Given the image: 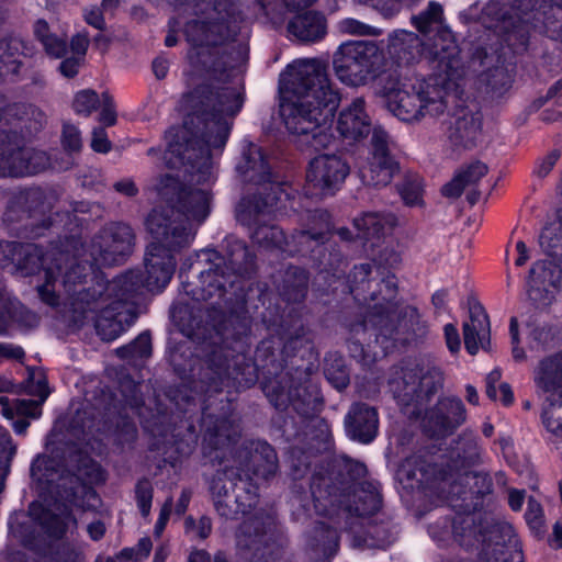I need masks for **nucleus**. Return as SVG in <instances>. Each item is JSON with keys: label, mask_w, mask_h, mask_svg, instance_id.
Returning <instances> with one entry per match:
<instances>
[{"label": "nucleus", "mask_w": 562, "mask_h": 562, "mask_svg": "<svg viewBox=\"0 0 562 562\" xmlns=\"http://www.w3.org/2000/svg\"><path fill=\"white\" fill-rule=\"evenodd\" d=\"M244 103L236 87L203 82L183 95V126L167 134L164 159L176 173H166L155 186L161 199L146 218L153 237L144 258L145 272L130 271L111 281L110 292L126 290L134 295L140 288L160 291L176 270L173 252L187 247L192 235L184 220L203 222L211 205V149L222 148L235 115Z\"/></svg>", "instance_id": "obj_1"}, {"label": "nucleus", "mask_w": 562, "mask_h": 562, "mask_svg": "<svg viewBox=\"0 0 562 562\" xmlns=\"http://www.w3.org/2000/svg\"><path fill=\"white\" fill-rule=\"evenodd\" d=\"M280 113L290 133L307 137L314 149L327 147L339 95L333 89L326 66L319 59H299L281 79Z\"/></svg>", "instance_id": "obj_2"}, {"label": "nucleus", "mask_w": 562, "mask_h": 562, "mask_svg": "<svg viewBox=\"0 0 562 562\" xmlns=\"http://www.w3.org/2000/svg\"><path fill=\"white\" fill-rule=\"evenodd\" d=\"M389 111L406 123L439 119L453 99L452 83L440 76L389 80L383 87Z\"/></svg>", "instance_id": "obj_3"}, {"label": "nucleus", "mask_w": 562, "mask_h": 562, "mask_svg": "<svg viewBox=\"0 0 562 562\" xmlns=\"http://www.w3.org/2000/svg\"><path fill=\"white\" fill-rule=\"evenodd\" d=\"M269 192L265 198L243 199L237 207L238 221L247 226H256L251 233L252 240L265 248H279L290 254L311 248L312 244H318L324 237V231H300L288 240L281 228L274 225L261 224L272 213L278 202L288 193L280 183L271 182Z\"/></svg>", "instance_id": "obj_4"}, {"label": "nucleus", "mask_w": 562, "mask_h": 562, "mask_svg": "<svg viewBox=\"0 0 562 562\" xmlns=\"http://www.w3.org/2000/svg\"><path fill=\"white\" fill-rule=\"evenodd\" d=\"M213 267L200 273V284L188 291L195 301H209L222 297L226 285H233L247 271L251 258L244 243L235 241L229 254L228 263L216 251L203 252Z\"/></svg>", "instance_id": "obj_5"}, {"label": "nucleus", "mask_w": 562, "mask_h": 562, "mask_svg": "<svg viewBox=\"0 0 562 562\" xmlns=\"http://www.w3.org/2000/svg\"><path fill=\"white\" fill-rule=\"evenodd\" d=\"M3 254L12 262L15 271L22 277L35 274L40 270L44 271L45 282L37 286V293L42 302L49 306H57L59 303V293L55 290L54 265L52 257L58 256L57 250L44 252L43 249L34 244H18L5 241L0 244Z\"/></svg>", "instance_id": "obj_6"}, {"label": "nucleus", "mask_w": 562, "mask_h": 562, "mask_svg": "<svg viewBox=\"0 0 562 562\" xmlns=\"http://www.w3.org/2000/svg\"><path fill=\"white\" fill-rule=\"evenodd\" d=\"M381 53L371 41H349L335 52L333 67L336 77L346 86H366L374 78Z\"/></svg>", "instance_id": "obj_7"}, {"label": "nucleus", "mask_w": 562, "mask_h": 562, "mask_svg": "<svg viewBox=\"0 0 562 562\" xmlns=\"http://www.w3.org/2000/svg\"><path fill=\"white\" fill-rule=\"evenodd\" d=\"M442 373L430 363L395 368L389 380L390 391L403 406H422L442 386Z\"/></svg>", "instance_id": "obj_8"}, {"label": "nucleus", "mask_w": 562, "mask_h": 562, "mask_svg": "<svg viewBox=\"0 0 562 562\" xmlns=\"http://www.w3.org/2000/svg\"><path fill=\"white\" fill-rule=\"evenodd\" d=\"M106 283L105 291H98V296L91 300L90 308L86 312L98 311L95 328L103 340L116 339L135 319L133 295L126 290L110 292Z\"/></svg>", "instance_id": "obj_9"}, {"label": "nucleus", "mask_w": 562, "mask_h": 562, "mask_svg": "<svg viewBox=\"0 0 562 562\" xmlns=\"http://www.w3.org/2000/svg\"><path fill=\"white\" fill-rule=\"evenodd\" d=\"M54 265V286L60 277V285L65 294L70 300V305L75 312L85 314L86 306L90 308L91 300L98 296V291H105L106 284L97 282V286L86 289L87 278L92 274V266L81 263L76 257H70L63 251L58 256L52 257Z\"/></svg>", "instance_id": "obj_10"}, {"label": "nucleus", "mask_w": 562, "mask_h": 562, "mask_svg": "<svg viewBox=\"0 0 562 562\" xmlns=\"http://www.w3.org/2000/svg\"><path fill=\"white\" fill-rule=\"evenodd\" d=\"M408 479L415 480L417 486L425 488H435L443 492L447 486L451 487V493L457 496L465 494V488L471 493L483 494L490 490L491 482L486 475L472 471H467L460 476V482L451 480L441 474L435 465L425 464L418 458H408L402 465Z\"/></svg>", "instance_id": "obj_11"}, {"label": "nucleus", "mask_w": 562, "mask_h": 562, "mask_svg": "<svg viewBox=\"0 0 562 562\" xmlns=\"http://www.w3.org/2000/svg\"><path fill=\"white\" fill-rule=\"evenodd\" d=\"M385 289L386 296L380 301L378 297H372L375 303L371 306V312L366 317L362 324L352 326L351 333L359 337L369 333V336H374L378 342L384 345L385 340L392 338L397 330L395 323L400 326H405L406 322L400 319L402 311L398 310L396 302H393L396 294V286L391 280L383 281L381 289Z\"/></svg>", "instance_id": "obj_12"}, {"label": "nucleus", "mask_w": 562, "mask_h": 562, "mask_svg": "<svg viewBox=\"0 0 562 562\" xmlns=\"http://www.w3.org/2000/svg\"><path fill=\"white\" fill-rule=\"evenodd\" d=\"M134 233L123 223L104 226L91 240L89 252L93 261L103 267L123 263L133 251Z\"/></svg>", "instance_id": "obj_13"}, {"label": "nucleus", "mask_w": 562, "mask_h": 562, "mask_svg": "<svg viewBox=\"0 0 562 562\" xmlns=\"http://www.w3.org/2000/svg\"><path fill=\"white\" fill-rule=\"evenodd\" d=\"M349 172V165L341 156L319 155L310 162L307 186L315 194L331 195L341 188Z\"/></svg>", "instance_id": "obj_14"}, {"label": "nucleus", "mask_w": 562, "mask_h": 562, "mask_svg": "<svg viewBox=\"0 0 562 562\" xmlns=\"http://www.w3.org/2000/svg\"><path fill=\"white\" fill-rule=\"evenodd\" d=\"M562 282V270L553 261L533 263L528 281V296L539 308L548 307L555 299Z\"/></svg>", "instance_id": "obj_15"}, {"label": "nucleus", "mask_w": 562, "mask_h": 562, "mask_svg": "<svg viewBox=\"0 0 562 562\" xmlns=\"http://www.w3.org/2000/svg\"><path fill=\"white\" fill-rule=\"evenodd\" d=\"M465 420V407L460 398L440 400L425 419L424 427L431 436H445Z\"/></svg>", "instance_id": "obj_16"}, {"label": "nucleus", "mask_w": 562, "mask_h": 562, "mask_svg": "<svg viewBox=\"0 0 562 562\" xmlns=\"http://www.w3.org/2000/svg\"><path fill=\"white\" fill-rule=\"evenodd\" d=\"M532 382L539 398L562 397V350L538 361L532 370Z\"/></svg>", "instance_id": "obj_17"}, {"label": "nucleus", "mask_w": 562, "mask_h": 562, "mask_svg": "<svg viewBox=\"0 0 562 562\" xmlns=\"http://www.w3.org/2000/svg\"><path fill=\"white\" fill-rule=\"evenodd\" d=\"M336 128L345 139L357 142L367 137L372 128V119L362 98H356L338 115Z\"/></svg>", "instance_id": "obj_18"}, {"label": "nucleus", "mask_w": 562, "mask_h": 562, "mask_svg": "<svg viewBox=\"0 0 562 562\" xmlns=\"http://www.w3.org/2000/svg\"><path fill=\"white\" fill-rule=\"evenodd\" d=\"M211 0H200L195 8L206 16H199V19L192 20L186 25V36L195 46L216 45L223 40L224 25L217 19L212 18V13L216 9L211 8Z\"/></svg>", "instance_id": "obj_19"}, {"label": "nucleus", "mask_w": 562, "mask_h": 562, "mask_svg": "<svg viewBox=\"0 0 562 562\" xmlns=\"http://www.w3.org/2000/svg\"><path fill=\"white\" fill-rule=\"evenodd\" d=\"M237 546L259 559L270 557L278 548L273 535L265 529L263 522L259 518H249L240 525L237 532Z\"/></svg>", "instance_id": "obj_20"}, {"label": "nucleus", "mask_w": 562, "mask_h": 562, "mask_svg": "<svg viewBox=\"0 0 562 562\" xmlns=\"http://www.w3.org/2000/svg\"><path fill=\"white\" fill-rule=\"evenodd\" d=\"M46 165L43 153L21 148H0V176L21 177L36 173Z\"/></svg>", "instance_id": "obj_21"}, {"label": "nucleus", "mask_w": 562, "mask_h": 562, "mask_svg": "<svg viewBox=\"0 0 562 562\" xmlns=\"http://www.w3.org/2000/svg\"><path fill=\"white\" fill-rule=\"evenodd\" d=\"M398 226V218L391 212H364L353 218V227L360 238L378 246Z\"/></svg>", "instance_id": "obj_22"}, {"label": "nucleus", "mask_w": 562, "mask_h": 562, "mask_svg": "<svg viewBox=\"0 0 562 562\" xmlns=\"http://www.w3.org/2000/svg\"><path fill=\"white\" fill-rule=\"evenodd\" d=\"M481 134L482 116L477 111L467 108L456 112L448 133L453 146L464 149L472 148L480 140Z\"/></svg>", "instance_id": "obj_23"}, {"label": "nucleus", "mask_w": 562, "mask_h": 562, "mask_svg": "<svg viewBox=\"0 0 562 562\" xmlns=\"http://www.w3.org/2000/svg\"><path fill=\"white\" fill-rule=\"evenodd\" d=\"M345 426L351 439L369 443L378 434V412L364 403H356L345 417Z\"/></svg>", "instance_id": "obj_24"}, {"label": "nucleus", "mask_w": 562, "mask_h": 562, "mask_svg": "<svg viewBox=\"0 0 562 562\" xmlns=\"http://www.w3.org/2000/svg\"><path fill=\"white\" fill-rule=\"evenodd\" d=\"M470 318L463 324V338L465 349L475 355L481 348L490 346V321L484 307L479 302H473L469 307Z\"/></svg>", "instance_id": "obj_25"}, {"label": "nucleus", "mask_w": 562, "mask_h": 562, "mask_svg": "<svg viewBox=\"0 0 562 562\" xmlns=\"http://www.w3.org/2000/svg\"><path fill=\"white\" fill-rule=\"evenodd\" d=\"M220 482L211 487L214 507L225 518H236L238 514L248 513L257 504V496L254 492L247 491L245 486L236 485L235 495L224 497L220 491Z\"/></svg>", "instance_id": "obj_26"}, {"label": "nucleus", "mask_w": 562, "mask_h": 562, "mask_svg": "<svg viewBox=\"0 0 562 562\" xmlns=\"http://www.w3.org/2000/svg\"><path fill=\"white\" fill-rule=\"evenodd\" d=\"M288 30L301 42H315L326 34V23L323 15L308 11L296 15L289 23Z\"/></svg>", "instance_id": "obj_27"}, {"label": "nucleus", "mask_w": 562, "mask_h": 562, "mask_svg": "<svg viewBox=\"0 0 562 562\" xmlns=\"http://www.w3.org/2000/svg\"><path fill=\"white\" fill-rule=\"evenodd\" d=\"M237 170L246 177L247 180L257 183L266 182L270 178V169L263 157L262 150L255 144H249L243 153V160L237 166Z\"/></svg>", "instance_id": "obj_28"}, {"label": "nucleus", "mask_w": 562, "mask_h": 562, "mask_svg": "<svg viewBox=\"0 0 562 562\" xmlns=\"http://www.w3.org/2000/svg\"><path fill=\"white\" fill-rule=\"evenodd\" d=\"M30 515L53 537H61L69 525H76V520L71 517L67 508L61 509L57 515L42 508L40 504L33 503L30 506Z\"/></svg>", "instance_id": "obj_29"}, {"label": "nucleus", "mask_w": 562, "mask_h": 562, "mask_svg": "<svg viewBox=\"0 0 562 562\" xmlns=\"http://www.w3.org/2000/svg\"><path fill=\"white\" fill-rule=\"evenodd\" d=\"M398 171V165L394 159L370 158L366 166L361 167L360 176L364 183L374 187L386 186Z\"/></svg>", "instance_id": "obj_30"}, {"label": "nucleus", "mask_w": 562, "mask_h": 562, "mask_svg": "<svg viewBox=\"0 0 562 562\" xmlns=\"http://www.w3.org/2000/svg\"><path fill=\"white\" fill-rule=\"evenodd\" d=\"M487 173V166L474 162L461 169L453 179L442 187V194L447 198H458L467 187L475 184Z\"/></svg>", "instance_id": "obj_31"}, {"label": "nucleus", "mask_w": 562, "mask_h": 562, "mask_svg": "<svg viewBox=\"0 0 562 562\" xmlns=\"http://www.w3.org/2000/svg\"><path fill=\"white\" fill-rule=\"evenodd\" d=\"M250 467L256 479L268 480L278 469L274 449L267 442H258L250 456Z\"/></svg>", "instance_id": "obj_32"}, {"label": "nucleus", "mask_w": 562, "mask_h": 562, "mask_svg": "<svg viewBox=\"0 0 562 562\" xmlns=\"http://www.w3.org/2000/svg\"><path fill=\"white\" fill-rule=\"evenodd\" d=\"M541 400V420L549 434L562 440V397H543Z\"/></svg>", "instance_id": "obj_33"}, {"label": "nucleus", "mask_w": 562, "mask_h": 562, "mask_svg": "<svg viewBox=\"0 0 562 562\" xmlns=\"http://www.w3.org/2000/svg\"><path fill=\"white\" fill-rule=\"evenodd\" d=\"M420 46L418 36L412 32L400 31L390 36V53L405 63L414 59Z\"/></svg>", "instance_id": "obj_34"}, {"label": "nucleus", "mask_w": 562, "mask_h": 562, "mask_svg": "<svg viewBox=\"0 0 562 562\" xmlns=\"http://www.w3.org/2000/svg\"><path fill=\"white\" fill-rule=\"evenodd\" d=\"M481 81L486 86V92L492 98H501L512 88L513 76L504 66H497L485 71Z\"/></svg>", "instance_id": "obj_35"}, {"label": "nucleus", "mask_w": 562, "mask_h": 562, "mask_svg": "<svg viewBox=\"0 0 562 562\" xmlns=\"http://www.w3.org/2000/svg\"><path fill=\"white\" fill-rule=\"evenodd\" d=\"M337 532L324 524H318L308 540V547L315 559L327 557L337 546Z\"/></svg>", "instance_id": "obj_36"}, {"label": "nucleus", "mask_w": 562, "mask_h": 562, "mask_svg": "<svg viewBox=\"0 0 562 562\" xmlns=\"http://www.w3.org/2000/svg\"><path fill=\"white\" fill-rule=\"evenodd\" d=\"M457 52L458 47L451 31H449L447 27L438 30L432 40L430 55H432L434 58L443 61L453 57Z\"/></svg>", "instance_id": "obj_37"}, {"label": "nucleus", "mask_w": 562, "mask_h": 562, "mask_svg": "<svg viewBox=\"0 0 562 562\" xmlns=\"http://www.w3.org/2000/svg\"><path fill=\"white\" fill-rule=\"evenodd\" d=\"M415 26L423 33L429 31L432 25H436L439 30L445 29L443 22V9L438 2H429L427 9L419 13L413 19Z\"/></svg>", "instance_id": "obj_38"}, {"label": "nucleus", "mask_w": 562, "mask_h": 562, "mask_svg": "<svg viewBox=\"0 0 562 562\" xmlns=\"http://www.w3.org/2000/svg\"><path fill=\"white\" fill-rule=\"evenodd\" d=\"M400 194L404 203L408 206H422L423 201V181L419 177H408L400 187Z\"/></svg>", "instance_id": "obj_39"}, {"label": "nucleus", "mask_w": 562, "mask_h": 562, "mask_svg": "<svg viewBox=\"0 0 562 562\" xmlns=\"http://www.w3.org/2000/svg\"><path fill=\"white\" fill-rule=\"evenodd\" d=\"M357 502L355 505V513L359 516H369L379 510L381 498L374 488L368 491L361 490L356 494Z\"/></svg>", "instance_id": "obj_40"}, {"label": "nucleus", "mask_w": 562, "mask_h": 562, "mask_svg": "<svg viewBox=\"0 0 562 562\" xmlns=\"http://www.w3.org/2000/svg\"><path fill=\"white\" fill-rule=\"evenodd\" d=\"M370 155V158L374 159H394L390 153V137L381 127L372 130Z\"/></svg>", "instance_id": "obj_41"}, {"label": "nucleus", "mask_w": 562, "mask_h": 562, "mask_svg": "<svg viewBox=\"0 0 562 562\" xmlns=\"http://www.w3.org/2000/svg\"><path fill=\"white\" fill-rule=\"evenodd\" d=\"M338 30L344 34L360 36H378L381 31L356 19L347 18L338 22Z\"/></svg>", "instance_id": "obj_42"}, {"label": "nucleus", "mask_w": 562, "mask_h": 562, "mask_svg": "<svg viewBox=\"0 0 562 562\" xmlns=\"http://www.w3.org/2000/svg\"><path fill=\"white\" fill-rule=\"evenodd\" d=\"M459 450L461 451L459 457L462 459V462L468 465L475 464L481 460L482 449L479 446L476 437H464Z\"/></svg>", "instance_id": "obj_43"}, {"label": "nucleus", "mask_w": 562, "mask_h": 562, "mask_svg": "<svg viewBox=\"0 0 562 562\" xmlns=\"http://www.w3.org/2000/svg\"><path fill=\"white\" fill-rule=\"evenodd\" d=\"M100 102L101 101L97 92L92 90H83L77 93L74 101V110L76 113L87 116L97 109Z\"/></svg>", "instance_id": "obj_44"}, {"label": "nucleus", "mask_w": 562, "mask_h": 562, "mask_svg": "<svg viewBox=\"0 0 562 562\" xmlns=\"http://www.w3.org/2000/svg\"><path fill=\"white\" fill-rule=\"evenodd\" d=\"M210 370L214 372L218 376L220 380L223 379V376H233L236 379L237 376L234 374L236 371V368H233L227 359V355H224V351L221 349L218 351H215L210 359Z\"/></svg>", "instance_id": "obj_45"}, {"label": "nucleus", "mask_w": 562, "mask_h": 562, "mask_svg": "<svg viewBox=\"0 0 562 562\" xmlns=\"http://www.w3.org/2000/svg\"><path fill=\"white\" fill-rule=\"evenodd\" d=\"M136 502L143 516H148L150 513L153 501V487L147 480L139 481L136 485Z\"/></svg>", "instance_id": "obj_46"}, {"label": "nucleus", "mask_w": 562, "mask_h": 562, "mask_svg": "<svg viewBox=\"0 0 562 562\" xmlns=\"http://www.w3.org/2000/svg\"><path fill=\"white\" fill-rule=\"evenodd\" d=\"M237 435V429L233 422L228 419L221 420L213 430H210V436L215 438V445L223 446L226 441H231Z\"/></svg>", "instance_id": "obj_47"}, {"label": "nucleus", "mask_w": 562, "mask_h": 562, "mask_svg": "<svg viewBox=\"0 0 562 562\" xmlns=\"http://www.w3.org/2000/svg\"><path fill=\"white\" fill-rule=\"evenodd\" d=\"M557 228L554 226L546 227L539 238L540 246L550 256H559L558 248L560 238L557 237Z\"/></svg>", "instance_id": "obj_48"}, {"label": "nucleus", "mask_w": 562, "mask_h": 562, "mask_svg": "<svg viewBox=\"0 0 562 562\" xmlns=\"http://www.w3.org/2000/svg\"><path fill=\"white\" fill-rule=\"evenodd\" d=\"M61 142L64 147L70 151H78L82 146L81 134L79 130L71 124L64 125Z\"/></svg>", "instance_id": "obj_49"}, {"label": "nucleus", "mask_w": 562, "mask_h": 562, "mask_svg": "<svg viewBox=\"0 0 562 562\" xmlns=\"http://www.w3.org/2000/svg\"><path fill=\"white\" fill-rule=\"evenodd\" d=\"M526 520L528 525L535 530H540L542 527V507L533 498H529L528 501Z\"/></svg>", "instance_id": "obj_50"}, {"label": "nucleus", "mask_w": 562, "mask_h": 562, "mask_svg": "<svg viewBox=\"0 0 562 562\" xmlns=\"http://www.w3.org/2000/svg\"><path fill=\"white\" fill-rule=\"evenodd\" d=\"M41 401L33 400H15L14 408L16 415L36 418L41 415Z\"/></svg>", "instance_id": "obj_51"}, {"label": "nucleus", "mask_w": 562, "mask_h": 562, "mask_svg": "<svg viewBox=\"0 0 562 562\" xmlns=\"http://www.w3.org/2000/svg\"><path fill=\"white\" fill-rule=\"evenodd\" d=\"M135 358L148 357L151 352V340L147 333L140 334L132 344H130Z\"/></svg>", "instance_id": "obj_52"}, {"label": "nucleus", "mask_w": 562, "mask_h": 562, "mask_svg": "<svg viewBox=\"0 0 562 562\" xmlns=\"http://www.w3.org/2000/svg\"><path fill=\"white\" fill-rule=\"evenodd\" d=\"M99 120L106 126H112L116 122V113L113 108V102L108 93L102 94V111Z\"/></svg>", "instance_id": "obj_53"}, {"label": "nucleus", "mask_w": 562, "mask_h": 562, "mask_svg": "<svg viewBox=\"0 0 562 562\" xmlns=\"http://www.w3.org/2000/svg\"><path fill=\"white\" fill-rule=\"evenodd\" d=\"M509 333L513 344V358L517 362L524 361L526 359V353L524 349L518 346V322L516 317L510 318Z\"/></svg>", "instance_id": "obj_54"}, {"label": "nucleus", "mask_w": 562, "mask_h": 562, "mask_svg": "<svg viewBox=\"0 0 562 562\" xmlns=\"http://www.w3.org/2000/svg\"><path fill=\"white\" fill-rule=\"evenodd\" d=\"M91 147L98 153H108L111 149V143L104 128L97 127L93 130Z\"/></svg>", "instance_id": "obj_55"}, {"label": "nucleus", "mask_w": 562, "mask_h": 562, "mask_svg": "<svg viewBox=\"0 0 562 562\" xmlns=\"http://www.w3.org/2000/svg\"><path fill=\"white\" fill-rule=\"evenodd\" d=\"M42 42L47 53L55 57H61L67 50L66 43L55 36H43Z\"/></svg>", "instance_id": "obj_56"}, {"label": "nucleus", "mask_w": 562, "mask_h": 562, "mask_svg": "<svg viewBox=\"0 0 562 562\" xmlns=\"http://www.w3.org/2000/svg\"><path fill=\"white\" fill-rule=\"evenodd\" d=\"M24 355L22 347L9 342H0V362L9 359L22 360Z\"/></svg>", "instance_id": "obj_57"}, {"label": "nucleus", "mask_w": 562, "mask_h": 562, "mask_svg": "<svg viewBox=\"0 0 562 562\" xmlns=\"http://www.w3.org/2000/svg\"><path fill=\"white\" fill-rule=\"evenodd\" d=\"M445 338L448 349L452 353H457L460 350V337L454 325L447 324L443 328Z\"/></svg>", "instance_id": "obj_58"}, {"label": "nucleus", "mask_w": 562, "mask_h": 562, "mask_svg": "<svg viewBox=\"0 0 562 562\" xmlns=\"http://www.w3.org/2000/svg\"><path fill=\"white\" fill-rule=\"evenodd\" d=\"M171 507H172V501L171 499H168L161 510H160V514H159V517H158V520L155 525V529H154V535L155 537L159 538L167 525V521L170 517V513H171Z\"/></svg>", "instance_id": "obj_59"}, {"label": "nucleus", "mask_w": 562, "mask_h": 562, "mask_svg": "<svg viewBox=\"0 0 562 562\" xmlns=\"http://www.w3.org/2000/svg\"><path fill=\"white\" fill-rule=\"evenodd\" d=\"M89 46V38L85 34H77L71 38L70 48L71 52L76 55V57L85 56L87 48Z\"/></svg>", "instance_id": "obj_60"}, {"label": "nucleus", "mask_w": 562, "mask_h": 562, "mask_svg": "<svg viewBox=\"0 0 562 562\" xmlns=\"http://www.w3.org/2000/svg\"><path fill=\"white\" fill-rule=\"evenodd\" d=\"M85 20L88 24H90L91 26H93L98 30L104 29V25H105L104 18H103L101 10L98 8H91L89 10H86Z\"/></svg>", "instance_id": "obj_61"}, {"label": "nucleus", "mask_w": 562, "mask_h": 562, "mask_svg": "<svg viewBox=\"0 0 562 562\" xmlns=\"http://www.w3.org/2000/svg\"><path fill=\"white\" fill-rule=\"evenodd\" d=\"M80 65L79 57H70L63 60L59 65V69L65 77L71 78L77 75Z\"/></svg>", "instance_id": "obj_62"}, {"label": "nucleus", "mask_w": 562, "mask_h": 562, "mask_svg": "<svg viewBox=\"0 0 562 562\" xmlns=\"http://www.w3.org/2000/svg\"><path fill=\"white\" fill-rule=\"evenodd\" d=\"M558 158H559V154L555 153V151H552L550 153L546 158H543V160L539 164L538 166V169H537V173L540 176V177H544L547 176L551 169L553 168V166L555 165V162L558 161Z\"/></svg>", "instance_id": "obj_63"}, {"label": "nucleus", "mask_w": 562, "mask_h": 562, "mask_svg": "<svg viewBox=\"0 0 562 562\" xmlns=\"http://www.w3.org/2000/svg\"><path fill=\"white\" fill-rule=\"evenodd\" d=\"M327 379L337 387L344 389L348 385L349 379L345 370H339L336 375L333 374L329 368L326 369Z\"/></svg>", "instance_id": "obj_64"}]
</instances>
